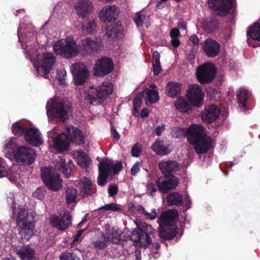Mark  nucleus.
Segmentation results:
<instances>
[{"label":"nucleus","mask_w":260,"mask_h":260,"mask_svg":"<svg viewBox=\"0 0 260 260\" xmlns=\"http://www.w3.org/2000/svg\"><path fill=\"white\" fill-rule=\"evenodd\" d=\"M25 27L21 24L18 29L17 35L19 41L22 44L25 56L33 62L38 75L45 76L54 65L56 57L52 53L49 52L37 54L30 45H26L27 40L30 41L34 39V34L32 32H27V34H25Z\"/></svg>","instance_id":"nucleus-1"},{"label":"nucleus","mask_w":260,"mask_h":260,"mask_svg":"<svg viewBox=\"0 0 260 260\" xmlns=\"http://www.w3.org/2000/svg\"><path fill=\"white\" fill-rule=\"evenodd\" d=\"M171 135L176 138L186 135L188 141L199 154L206 153L212 147L213 141L207 135V130L199 124H193L188 129L174 127Z\"/></svg>","instance_id":"nucleus-2"},{"label":"nucleus","mask_w":260,"mask_h":260,"mask_svg":"<svg viewBox=\"0 0 260 260\" xmlns=\"http://www.w3.org/2000/svg\"><path fill=\"white\" fill-rule=\"evenodd\" d=\"M49 141L51 140L53 146L58 152L67 150L69 148V142L72 141L80 145L83 144L84 137L78 128L68 126L66 128V133L59 134L55 127L48 133Z\"/></svg>","instance_id":"nucleus-3"},{"label":"nucleus","mask_w":260,"mask_h":260,"mask_svg":"<svg viewBox=\"0 0 260 260\" xmlns=\"http://www.w3.org/2000/svg\"><path fill=\"white\" fill-rule=\"evenodd\" d=\"M118 14V10L114 5L103 7L99 13L100 19L107 23L105 31H106L105 34L108 37L117 38L123 31L121 24L118 22H115V19Z\"/></svg>","instance_id":"nucleus-4"},{"label":"nucleus","mask_w":260,"mask_h":260,"mask_svg":"<svg viewBox=\"0 0 260 260\" xmlns=\"http://www.w3.org/2000/svg\"><path fill=\"white\" fill-rule=\"evenodd\" d=\"M70 105L61 98L54 96L47 102L46 113L49 120L56 119L64 121L68 118Z\"/></svg>","instance_id":"nucleus-5"},{"label":"nucleus","mask_w":260,"mask_h":260,"mask_svg":"<svg viewBox=\"0 0 260 260\" xmlns=\"http://www.w3.org/2000/svg\"><path fill=\"white\" fill-rule=\"evenodd\" d=\"M178 218V212L176 210H170L164 212L158 220L160 225L159 235L160 238L170 239L176 234V226L174 222Z\"/></svg>","instance_id":"nucleus-6"},{"label":"nucleus","mask_w":260,"mask_h":260,"mask_svg":"<svg viewBox=\"0 0 260 260\" xmlns=\"http://www.w3.org/2000/svg\"><path fill=\"white\" fill-rule=\"evenodd\" d=\"M113 90V84L109 82H104L96 87H90L85 92V99L90 104L96 105L101 103Z\"/></svg>","instance_id":"nucleus-7"},{"label":"nucleus","mask_w":260,"mask_h":260,"mask_svg":"<svg viewBox=\"0 0 260 260\" xmlns=\"http://www.w3.org/2000/svg\"><path fill=\"white\" fill-rule=\"evenodd\" d=\"M16 221L20 228V234L22 239L28 240L34 235L35 225L34 216L23 207L19 208L17 213Z\"/></svg>","instance_id":"nucleus-8"},{"label":"nucleus","mask_w":260,"mask_h":260,"mask_svg":"<svg viewBox=\"0 0 260 260\" xmlns=\"http://www.w3.org/2000/svg\"><path fill=\"white\" fill-rule=\"evenodd\" d=\"M137 228L129 235L130 239L133 241L136 246L146 247L151 243V238L148 236V233H151L152 228L144 222L139 219L134 221Z\"/></svg>","instance_id":"nucleus-9"},{"label":"nucleus","mask_w":260,"mask_h":260,"mask_svg":"<svg viewBox=\"0 0 260 260\" xmlns=\"http://www.w3.org/2000/svg\"><path fill=\"white\" fill-rule=\"evenodd\" d=\"M53 50L57 55L66 58L75 57L79 52V47L71 38L58 40L53 45Z\"/></svg>","instance_id":"nucleus-10"},{"label":"nucleus","mask_w":260,"mask_h":260,"mask_svg":"<svg viewBox=\"0 0 260 260\" xmlns=\"http://www.w3.org/2000/svg\"><path fill=\"white\" fill-rule=\"evenodd\" d=\"M122 168L121 162L113 163L112 161L108 159H103L99 165V175L98 179L99 185H104L109 175L113 172L115 174L118 173Z\"/></svg>","instance_id":"nucleus-11"},{"label":"nucleus","mask_w":260,"mask_h":260,"mask_svg":"<svg viewBox=\"0 0 260 260\" xmlns=\"http://www.w3.org/2000/svg\"><path fill=\"white\" fill-rule=\"evenodd\" d=\"M42 178L49 189L58 191L62 187V182L59 176L55 173L54 169L49 167H44L41 169Z\"/></svg>","instance_id":"nucleus-12"},{"label":"nucleus","mask_w":260,"mask_h":260,"mask_svg":"<svg viewBox=\"0 0 260 260\" xmlns=\"http://www.w3.org/2000/svg\"><path fill=\"white\" fill-rule=\"evenodd\" d=\"M73 75V81L76 85H82L87 80L89 72L84 64L80 62L72 64L70 68Z\"/></svg>","instance_id":"nucleus-13"},{"label":"nucleus","mask_w":260,"mask_h":260,"mask_svg":"<svg viewBox=\"0 0 260 260\" xmlns=\"http://www.w3.org/2000/svg\"><path fill=\"white\" fill-rule=\"evenodd\" d=\"M35 156L32 149L21 146L16 149L13 157L20 165H29L34 161Z\"/></svg>","instance_id":"nucleus-14"},{"label":"nucleus","mask_w":260,"mask_h":260,"mask_svg":"<svg viewBox=\"0 0 260 260\" xmlns=\"http://www.w3.org/2000/svg\"><path fill=\"white\" fill-rule=\"evenodd\" d=\"M196 74L198 80L201 83L210 82L215 76L214 65L210 62L204 63L197 69Z\"/></svg>","instance_id":"nucleus-15"},{"label":"nucleus","mask_w":260,"mask_h":260,"mask_svg":"<svg viewBox=\"0 0 260 260\" xmlns=\"http://www.w3.org/2000/svg\"><path fill=\"white\" fill-rule=\"evenodd\" d=\"M156 183L160 192L166 193L168 190L177 186L179 181L178 178L173 175H165L158 178Z\"/></svg>","instance_id":"nucleus-16"},{"label":"nucleus","mask_w":260,"mask_h":260,"mask_svg":"<svg viewBox=\"0 0 260 260\" xmlns=\"http://www.w3.org/2000/svg\"><path fill=\"white\" fill-rule=\"evenodd\" d=\"M187 96L191 103L197 106H200L203 102L204 93L199 85H190L188 88Z\"/></svg>","instance_id":"nucleus-17"},{"label":"nucleus","mask_w":260,"mask_h":260,"mask_svg":"<svg viewBox=\"0 0 260 260\" xmlns=\"http://www.w3.org/2000/svg\"><path fill=\"white\" fill-rule=\"evenodd\" d=\"M113 69V62L110 58H102L97 60L94 67V75L96 76H103L110 73Z\"/></svg>","instance_id":"nucleus-18"},{"label":"nucleus","mask_w":260,"mask_h":260,"mask_svg":"<svg viewBox=\"0 0 260 260\" xmlns=\"http://www.w3.org/2000/svg\"><path fill=\"white\" fill-rule=\"evenodd\" d=\"M51 224L56 229L64 230L71 224V217L68 213L59 215H51L50 217Z\"/></svg>","instance_id":"nucleus-19"},{"label":"nucleus","mask_w":260,"mask_h":260,"mask_svg":"<svg viewBox=\"0 0 260 260\" xmlns=\"http://www.w3.org/2000/svg\"><path fill=\"white\" fill-rule=\"evenodd\" d=\"M233 0H208L209 7L217 11L220 16L225 15L229 11Z\"/></svg>","instance_id":"nucleus-20"},{"label":"nucleus","mask_w":260,"mask_h":260,"mask_svg":"<svg viewBox=\"0 0 260 260\" xmlns=\"http://www.w3.org/2000/svg\"><path fill=\"white\" fill-rule=\"evenodd\" d=\"M24 138L28 143L35 146H39L43 143L42 135L37 128H31L26 130Z\"/></svg>","instance_id":"nucleus-21"},{"label":"nucleus","mask_w":260,"mask_h":260,"mask_svg":"<svg viewBox=\"0 0 260 260\" xmlns=\"http://www.w3.org/2000/svg\"><path fill=\"white\" fill-rule=\"evenodd\" d=\"M220 113V109L214 105L206 107L202 116V120L207 123H211L216 119Z\"/></svg>","instance_id":"nucleus-22"},{"label":"nucleus","mask_w":260,"mask_h":260,"mask_svg":"<svg viewBox=\"0 0 260 260\" xmlns=\"http://www.w3.org/2000/svg\"><path fill=\"white\" fill-rule=\"evenodd\" d=\"M219 44L212 39L206 40L203 47L205 54L210 57L216 56L219 52Z\"/></svg>","instance_id":"nucleus-23"},{"label":"nucleus","mask_w":260,"mask_h":260,"mask_svg":"<svg viewBox=\"0 0 260 260\" xmlns=\"http://www.w3.org/2000/svg\"><path fill=\"white\" fill-rule=\"evenodd\" d=\"M75 9L78 16L84 18L92 11V4L90 0H79Z\"/></svg>","instance_id":"nucleus-24"},{"label":"nucleus","mask_w":260,"mask_h":260,"mask_svg":"<svg viewBox=\"0 0 260 260\" xmlns=\"http://www.w3.org/2000/svg\"><path fill=\"white\" fill-rule=\"evenodd\" d=\"M101 40L100 39L94 38H86L81 41L79 46V49L81 48L88 52H92L96 51L100 47Z\"/></svg>","instance_id":"nucleus-25"},{"label":"nucleus","mask_w":260,"mask_h":260,"mask_svg":"<svg viewBox=\"0 0 260 260\" xmlns=\"http://www.w3.org/2000/svg\"><path fill=\"white\" fill-rule=\"evenodd\" d=\"M53 162L56 168L61 170L66 177H70L72 163L69 159H66L58 156Z\"/></svg>","instance_id":"nucleus-26"},{"label":"nucleus","mask_w":260,"mask_h":260,"mask_svg":"<svg viewBox=\"0 0 260 260\" xmlns=\"http://www.w3.org/2000/svg\"><path fill=\"white\" fill-rule=\"evenodd\" d=\"M152 149L157 154L167 155L172 151V147L169 142L157 139L153 144Z\"/></svg>","instance_id":"nucleus-27"},{"label":"nucleus","mask_w":260,"mask_h":260,"mask_svg":"<svg viewBox=\"0 0 260 260\" xmlns=\"http://www.w3.org/2000/svg\"><path fill=\"white\" fill-rule=\"evenodd\" d=\"M246 34L248 44L255 47V46L252 44V41H260V23L257 22L254 23L248 28Z\"/></svg>","instance_id":"nucleus-28"},{"label":"nucleus","mask_w":260,"mask_h":260,"mask_svg":"<svg viewBox=\"0 0 260 260\" xmlns=\"http://www.w3.org/2000/svg\"><path fill=\"white\" fill-rule=\"evenodd\" d=\"M158 168L162 174L167 175L176 171L178 169V163L174 160L161 161L158 165Z\"/></svg>","instance_id":"nucleus-29"},{"label":"nucleus","mask_w":260,"mask_h":260,"mask_svg":"<svg viewBox=\"0 0 260 260\" xmlns=\"http://www.w3.org/2000/svg\"><path fill=\"white\" fill-rule=\"evenodd\" d=\"M18 148V144L16 142V139L11 138L6 141L3 152L6 157L9 159H12L13 158L14 153L16 149Z\"/></svg>","instance_id":"nucleus-30"},{"label":"nucleus","mask_w":260,"mask_h":260,"mask_svg":"<svg viewBox=\"0 0 260 260\" xmlns=\"http://www.w3.org/2000/svg\"><path fill=\"white\" fill-rule=\"evenodd\" d=\"M16 252L21 260H32L35 257V252L28 245H24L17 249Z\"/></svg>","instance_id":"nucleus-31"},{"label":"nucleus","mask_w":260,"mask_h":260,"mask_svg":"<svg viewBox=\"0 0 260 260\" xmlns=\"http://www.w3.org/2000/svg\"><path fill=\"white\" fill-rule=\"evenodd\" d=\"M146 95L145 98V104L148 105L150 104L155 103L158 101L159 96L158 91L156 90V86L151 85L146 89Z\"/></svg>","instance_id":"nucleus-32"},{"label":"nucleus","mask_w":260,"mask_h":260,"mask_svg":"<svg viewBox=\"0 0 260 260\" xmlns=\"http://www.w3.org/2000/svg\"><path fill=\"white\" fill-rule=\"evenodd\" d=\"M73 155L80 167L85 169L89 167L91 160L85 152L78 150L74 152Z\"/></svg>","instance_id":"nucleus-33"},{"label":"nucleus","mask_w":260,"mask_h":260,"mask_svg":"<svg viewBox=\"0 0 260 260\" xmlns=\"http://www.w3.org/2000/svg\"><path fill=\"white\" fill-rule=\"evenodd\" d=\"M251 95L250 92L245 88H240L237 92V101L239 107L242 111L246 110L245 102Z\"/></svg>","instance_id":"nucleus-34"},{"label":"nucleus","mask_w":260,"mask_h":260,"mask_svg":"<svg viewBox=\"0 0 260 260\" xmlns=\"http://www.w3.org/2000/svg\"><path fill=\"white\" fill-rule=\"evenodd\" d=\"M6 170L5 162L3 159L0 158V177L6 176L10 181L16 182L19 177V174L14 172L13 169H11L8 173H7Z\"/></svg>","instance_id":"nucleus-35"},{"label":"nucleus","mask_w":260,"mask_h":260,"mask_svg":"<svg viewBox=\"0 0 260 260\" xmlns=\"http://www.w3.org/2000/svg\"><path fill=\"white\" fill-rule=\"evenodd\" d=\"M121 231L115 228L108 229L106 230L105 234L104 235L106 238V241L113 242L114 243H118L120 241Z\"/></svg>","instance_id":"nucleus-36"},{"label":"nucleus","mask_w":260,"mask_h":260,"mask_svg":"<svg viewBox=\"0 0 260 260\" xmlns=\"http://www.w3.org/2000/svg\"><path fill=\"white\" fill-rule=\"evenodd\" d=\"M181 91V84L175 82H170L166 86V92L168 96L174 98Z\"/></svg>","instance_id":"nucleus-37"},{"label":"nucleus","mask_w":260,"mask_h":260,"mask_svg":"<svg viewBox=\"0 0 260 260\" xmlns=\"http://www.w3.org/2000/svg\"><path fill=\"white\" fill-rule=\"evenodd\" d=\"M96 20L93 18H88L82 25L83 31L88 34H93L96 31Z\"/></svg>","instance_id":"nucleus-38"},{"label":"nucleus","mask_w":260,"mask_h":260,"mask_svg":"<svg viewBox=\"0 0 260 260\" xmlns=\"http://www.w3.org/2000/svg\"><path fill=\"white\" fill-rule=\"evenodd\" d=\"M175 108L181 112H186L190 109V105L184 97H180L175 103Z\"/></svg>","instance_id":"nucleus-39"},{"label":"nucleus","mask_w":260,"mask_h":260,"mask_svg":"<svg viewBox=\"0 0 260 260\" xmlns=\"http://www.w3.org/2000/svg\"><path fill=\"white\" fill-rule=\"evenodd\" d=\"M182 197L179 193L173 192L168 194L167 204L169 206L179 205L182 203Z\"/></svg>","instance_id":"nucleus-40"},{"label":"nucleus","mask_w":260,"mask_h":260,"mask_svg":"<svg viewBox=\"0 0 260 260\" xmlns=\"http://www.w3.org/2000/svg\"><path fill=\"white\" fill-rule=\"evenodd\" d=\"M152 59L153 73L155 75H157L162 71L160 63V54L157 51L153 52Z\"/></svg>","instance_id":"nucleus-41"},{"label":"nucleus","mask_w":260,"mask_h":260,"mask_svg":"<svg viewBox=\"0 0 260 260\" xmlns=\"http://www.w3.org/2000/svg\"><path fill=\"white\" fill-rule=\"evenodd\" d=\"M91 181L88 178L84 177L80 180L79 185L82 191L85 193H89L92 187Z\"/></svg>","instance_id":"nucleus-42"},{"label":"nucleus","mask_w":260,"mask_h":260,"mask_svg":"<svg viewBox=\"0 0 260 260\" xmlns=\"http://www.w3.org/2000/svg\"><path fill=\"white\" fill-rule=\"evenodd\" d=\"M77 197V190L73 187H68L66 191V200L68 204L75 202Z\"/></svg>","instance_id":"nucleus-43"},{"label":"nucleus","mask_w":260,"mask_h":260,"mask_svg":"<svg viewBox=\"0 0 260 260\" xmlns=\"http://www.w3.org/2000/svg\"><path fill=\"white\" fill-rule=\"evenodd\" d=\"M179 35V30L177 28H173L170 32V36L172 38L171 44L175 47H178L180 44V41L178 39Z\"/></svg>","instance_id":"nucleus-44"},{"label":"nucleus","mask_w":260,"mask_h":260,"mask_svg":"<svg viewBox=\"0 0 260 260\" xmlns=\"http://www.w3.org/2000/svg\"><path fill=\"white\" fill-rule=\"evenodd\" d=\"M134 20L137 25L140 26L144 23H146L149 20V17L144 14L138 12L136 14Z\"/></svg>","instance_id":"nucleus-45"},{"label":"nucleus","mask_w":260,"mask_h":260,"mask_svg":"<svg viewBox=\"0 0 260 260\" xmlns=\"http://www.w3.org/2000/svg\"><path fill=\"white\" fill-rule=\"evenodd\" d=\"M24 130L21 122H16L12 125V131L14 135H21L25 133Z\"/></svg>","instance_id":"nucleus-46"},{"label":"nucleus","mask_w":260,"mask_h":260,"mask_svg":"<svg viewBox=\"0 0 260 260\" xmlns=\"http://www.w3.org/2000/svg\"><path fill=\"white\" fill-rule=\"evenodd\" d=\"M66 71L63 69H58L56 72V79L58 81L60 84L66 85Z\"/></svg>","instance_id":"nucleus-47"},{"label":"nucleus","mask_w":260,"mask_h":260,"mask_svg":"<svg viewBox=\"0 0 260 260\" xmlns=\"http://www.w3.org/2000/svg\"><path fill=\"white\" fill-rule=\"evenodd\" d=\"M144 94L142 92L139 93L134 100L133 107L136 112L138 113L139 109L141 107L142 100L143 98Z\"/></svg>","instance_id":"nucleus-48"},{"label":"nucleus","mask_w":260,"mask_h":260,"mask_svg":"<svg viewBox=\"0 0 260 260\" xmlns=\"http://www.w3.org/2000/svg\"><path fill=\"white\" fill-rule=\"evenodd\" d=\"M98 210H103V211H120L121 208L119 207V206L114 203H110L106 204L105 205L99 208Z\"/></svg>","instance_id":"nucleus-49"},{"label":"nucleus","mask_w":260,"mask_h":260,"mask_svg":"<svg viewBox=\"0 0 260 260\" xmlns=\"http://www.w3.org/2000/svg\"><path fill=\"white\" fill-rule=\"evenodd\" d=\"M59 258L60 260H80L76 255L69 252L63 253Z\"/></svg>","instance_id":"nucleus-50"},{"label":"nucleus","mask_w":260,"mask_h":260,"mask_svg":"<svg viewBox=\"0 0 260 260\" xmlns=\"http://www.w3.org/2000/svg\"><path fill=\"white\" fill-rule=\"evenodd\" d=\"M103 240H98L93 242V245L95 247L98 249H102L105 248L107 244L109 243L108 241H106L105 238V236H103Z\"/></svg>","instance_id":"nucleus-51"},{"label":"nucleus","mask_w":260,"mask_h":260,"mask_svg":"<svg viewBox=\"0 0 260 260\" xmlns=\"http://www.w3.org/2000/svg\"><path fill=\"white\" fill-rule=\"evenodd\" d=\"M45 195V191L44 189L41 188H38L32 194L34 197L41 200L44 198Z\"/></svg>","instance_id":"nucleus-52"},{"label":"nucleus","mask_w":260,"mask_h":260,"mask_svg":"<svg viewBox=\"0 0 260 260\" xmlns=\"http://www.w3.org/2000/svg\"><path fill=\"white\" fill-rule=\"evenodd\" d=\"M132 155L134 157H138L141 151V146L139 143H136L133 147L132 150Z\"/></svg>","instance_id":"nucleus-53"},{"label":"nucleus","mask_w":260,"mask_h":260,"mask_svg":"<svg viewBox=\"0 0 260 260\" xmlns=\"http://www.w3.org/2000/svg\"><path fill=\"white\" fill-rule=\"evenodd\" d=\"M147 193L150 196H153L156 191V189L154 184L148 182L146 185Z\"/></svg>","instance_id":"nucleus-54"},{"label":"nucleus","mask_w":260,"mask_h":260,"mask_svg":"<svg viewBox=\"0 0 260 260\" xmlns=\"http://www.w3.org/2000/svg\"><path fill=\"white\" fill-rule=\"evenodd\" d=\"M143 212L144 213L145 215L150 219H154L157 216V213L155 209H152L151 213H148L145 211L144 209H143Z\"/></svg>","instance_id":"nucleus-55"},{"label":"nucleus","mask_w":260,"mask_h":260,"mask_svg":"<svg viewBox=\"0 0 260 260\" xmlns=\"http://www.w3.org/2000/svg\"><path fill=\"white\" fill-rule=\"evenodd\" d=\"M140 171L139 162H136L131 168V173L133 175H136Z\"/></svg>","instance_id":"nucleus-56"},{"label":"nucleus","mask_w":260,"mask_h":260,"mask_svg":"<svg viewBox=\"0 0 260 260\" xmlns=\"http://www.w3.org/2000/svg\"><path fill=\"white\" fill-rule=\"evenodd\" d=\"M118 188L115 185H111L108 188V192L111 196H113L117 194Z\"/></svg>","instance_id":"nucleus-57"},{"label":"nucleus","mask_w":260,"mask_h":260,"mask_svg":"<svg viewBox=\"0 0 260 260\" xmlns=\"http://www.w3.org/2000/svg\"><path fill=\"white\" fill-rule=\"evenodd\" d=\"M165 124H161L160 125H158L155 129L156 134L158 136L161 135L162 134V132L165 131Z\"/></svg>","instance_id":"nucleus-58"},{"label":"nucleus","mask_w":260,"mask_h":260,"mask_svg":"<svg viewBox=\"0 0 260 260\" xmlns=\"http://www.w3.org/2000/svg\"><path fill=\"white\" fill-rule=\"evenodd\" d=\"M111 134L115 141H117L119 140L120 138L119 135L113 127H111Z\"/></svg>","instance_id":"nucleus-59"},{"label":"nucleus","mask_w":260,"mask_h":260,"mask_svg":"<svg viewBox=\"0 0 260 260\" xmlns=\"http://www.w3.org/2000/svg\"><path fill=\"white\" fill-rule=\"evenodd\" d=\"M189 40L195 45H198L199 43V38L194 35L190 37Z\"/></svg>","instance_id":"nucleus-60"},{"label":"nucleus","mask_w":260,"mask_h":260,"mask_svg":"<svg viewBox=\"0 0 260 260\" xmlns=\"http://www.w3.org/2000/svg\"><path fill=\"white\" fill-rule=\"evenodd\" d=\"M85 231V230H82L79 231L78 233L75 236L74 239L73 240V242L75 243L78 242V241L80 240V237L81 235L83 234V232Z\"/></svg>","instance_id":"nucleus-61"},{"label":"nucleus","mask_w":260,"mask_h":260,"mask_svg":"<svg viewBox=\"0 0 260 260\" xmlns=\"http://www.w3.org/2000/svg\"><path fill=\"white\" fill-rule=\"evenodd\" d=\"M149 111L147 108L143 109L141 113V116L143 118L147 117L149 115Z\"/></svg>","instance_id":"nucleus-62"},{"label":"nucleus","mask_w":260,"mask_h":260,"mask_svg":"<svg viewBox=\"0 0 260 260\" xmlns=\"http://www.w3.org/2000/svg\"><path fill=\"white\" fill-rule=\"evenodd\" d=\"M177 26L178 28L185 30L186 28V23L184 21H181L178 23Z\"/></svg>","instance_id":"nucleus-63"},{"label":"nucleus","mask_w":260,"mask_h":260,"mask_svg":"<svg viewBox=\"0 0 260 260\" xmlns=\"http://www.w3.org/2000/svg\"><path fill=\"white\" fill-rule=\"evenodd\" d=\"M88 214H87L83 218V219L82 220V221L79 223L78 224V226L79 227H81L82 226V224L84 223L86 221V220H87V217L88 216Z\"/></svg>","instance_id":"nucleus-64"}]
</instances>
